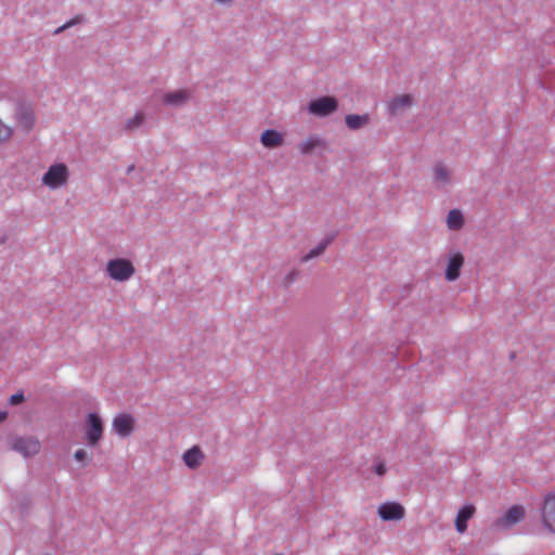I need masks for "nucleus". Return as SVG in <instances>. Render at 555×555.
<instances>
[{"mask_svg":"<svg viewBox=\"0 0 555 555\" xmlns=\"http://www.w3.org/2000/svg\"><path fill=\"white\" fill-rule=\"evenodd\" d=\"M337 108V101L332 96H323L312 101L309 105L310 113L326 116Z\"/></svg>","mask_w":555,"mask_h":555,"instance_id":"obj_7","label":"nucleus"},{"mask_svg":"<svg viewBox=\"0 0 555 555\" xmlns=\"http://www.w3.org/2000/svg\"><path fill=\"white\" fill-rule=\"evenodd\" d=\"M463 264L464 257L461 253L451 254L449 256L448 266L446 270V280L452 282L459 279Z\"/></svg>","mask_w":555,"mask_h":555,"instance_id":"obj_10","label":"nucleus"},{"mask_svg":"<svg viewBox=\"0 0 555 555\" xmlns=\"http://www.w3.org/2000/svg\"><path fill=\"white\" fill-rule=\"evenodd\" d=\"M476 508L474 505H465L462 507L455 518V528L460 533H463L467 529V521L474 516Z\"/></svg>","mask_w":555,"mask_h":555,"instance_id":"obj_11","label":"nucleus"},{"mask_svg":"<svg viewBox=\"0 0 555 555\" xmlns=\"http://www.w3.org/2000/svg\"><path fill=\"white\" fill-rule=\"evenodd\" d=\"M134 418L130 414H118L113 420V429L120 437H128L134 429Z\"/></svg>","mask_w":555,"mask_h":555,"instance_id":"obj_9","label":"nucleus"},{"mask_svg":"<svg viewBox=\"0 0 555 555\" xmlns=\"http://www.w3.org/2000/svg\"><path fill=\"white\" fill-rule=\"evenodd\" d=\"M189 99V93L184 90H178L166 93L164 95V102L168 105H180Z\"/></svg>","mask_w":555,"mask_h":555,"instance_id":"obj_15","label":"nucleus"},{"mask_svg":"<svg viewBox=\"0 0 555 555\" xmlns=\"http://www.w3.org/2000/svg\"><path fill=\"white\" fill-rule=\"evenodd\" d=\"M103 430L101 417L96 413H89L85 424L87 443L91 447L96 446L102 439Z\"/></svg>","mask_w":555,"mask_h":555,"instance_id":"obj_4","label":"nucleus"},{"mask_svg":"<svg viewBox=\"0 0 555 555\" xmlns=\"http://www.w3.org/2000/svg\"><path fill=\"white\" fill-rule=\"evenodd\" d=\"M69 179V170L65 164L51 165L42 177V183L51 190L65 186Z\"/></svg>","mask_w":555,"mask_h":555,"instance_id":"obj_1","label":"nucleus"},{"mask_svg":"<svg viewBox=\"0 0 555 555\" xmlns=\"http://www.w3.org/2000/svg\"><path fill=\"white\" fill-rule=\"evenodd\" d=\"M541 518L544 527L552 533H555V493H548L544 498L541 507Z\"/></svg>","mask_w":555,"mask_h":555,"instance_id":"obj_5","label":"nucleus"},{"mask_svg":"<svg viewBox=\"0 0 555 555\" xmlns=\"http://www.w3.org/2000/svg\"><path fill=\"white\" fill-rule=\"evenodd\" d=\"M8 417V413L5 411L0 410V422H3Z\"/></svg>","mask_w":555,"mask_h":555,"instance_id":"obj_27","label":"nucleus"},{"mask_svg":"<svg viewBox=\"0 0 555 555\" xmlns=\"http://www.w3.org/2000/svg\"><path fill=\"white\" fill-rule=\"evenodd\" d=\"M319 140L315 138H308L299 144V150L302 154H308L319 145Z\"/></svg>","mask_w":555,"mask_h":555,"instance_id":"obj_20","label":"nucleus"},{"mask_svg":"<svg viewBox=\"0 0 555 555\" xmlns=\"http://www.w3.org/2000/svg\"><path fill=\"white\" fill-rule=\"evenodd\" d=\"M74 457L77 461H83L87 457V452L83 449H79L75 452Z\"/></svg>","mask_w":555,"mask_h":555,"instance_id":"obj_25","label":"nucleus"},{"mask_svg":"<svg viewBox=\"0 0 555 555\" xmlns=\"http://www.w3.org/2000/svg\"><path fill=\"white\" fill-rule=\"evenodd\" d=\"M369 121L367 115H347L346 116V125L352 129H359L365 126Z\"/></svg>","mask_w":555,"mask_h":555,"instance_id":"obj_19","label":"nucleus"},{"mask_svg":"<svg viewBox=\"0 0 555 555\" xmlns=\"http://www.w3.org/2000/svg\"><path fill=\"white\" fill-rule=\"evenodd\" d=\"M412 103V98L409 94H401L396 96L389 102V109L391 113L396 114L400 109L410 106Z\"/></svg>","mask_w":555,"mask_h":555,"instance_id":"obj_16","label":"nucleus"},{"mask_svg":"<svg viewBox=\"0 0 555 555\" xmlns=\"http://www.w3.org/2000/svg\"><path fill=\"white\" fill-rule=\"evenodd\" d=\"M203 460H204V454L201 451V449L196 446L189 449L183 454V461H184L185 465L192 469L197 468L201 465Z\"/></svg>","mask_w":555,"mask_h":555,"instance_id":"obj_12","label":"nucleus"},{"mask_svg":"<svg viewBox=\"0 0 555 555\" xmlns=\"http://www.w3.org/2000/svg\"><path fill=\"white\" fill-rule=\"evenodd\" d=\"M24 401V395L23 393H14L10 397L9 402L12 405L20 404Z\"/></svg>","mask_w":555,"mask_h":555,"instance_id":"obj_24","label":"nucleus"},{"mask_svg":"<svg viewBox=\"0 0 555 555\" xmlns=\"http://www.w3.org/2000/svg\"><path fill=\"white\" fill-rule=\"evenodd\" d=\"M375 473L383 476L386 473V466L383 463L375 465Z\"/></svg>","mask_w":555,"mask_h":555,"instance_id":"obj_26","label":"nucleus"},{"mask_svg":"<svg viewBox=\"0 0 555 555\" xmlns=\"http://www.w3.org/2000/svg\"><path fill=\"white\" fill-rule=\"evenodd\" d=\"M330 241H323L321 242L315 248H313L312 250H310V253H308L304 258L302 260L304 261H308L314 257H318L319 255H321L325 248L327 247Z\"/></svg>","mask_w":555,"mask_h":555,"instance_id":"obj_21","label":"nucleus"},{"mask_svg":"<svg viewBox=\"0 0 555 555\" xmlns=\"http://www.w3.org/2000/svg\"><path fill=\"white\" fill-rule=\"evenodd\" d=\"M464 218L460 210L452 209L447 218V224L450 230H459L463 227Z\"/></svg>","mask_w":555,"mask_h":555,"instance_id":"obj_17","label":"nucleus"},{"mask_svg":"<svg viewBox=\"0 0 555 555\" xmlns=\"http://www.w3.org/2000/svg\"><path fill=\"white\" fill-rule=\"evenodd\" d=\"M13 130L0 120V143L11 138Z\"/></svg>","mask_w":555,"mask_h":555,"instance_id":"obj_23","label":"nucleus"},{"mask_svg":"<svg viewBox=\"0 0 555 555\" xmlns=\"http://www.w3.org/2000/svg\"><path fill=\"white\" fill-rule=\"evenodd\" d=\"M524 517L525 508L520 505H514L494 522V526L498 529H508L519 522Z\"/></svg>","mask_w":555,"mask_h":555,"instance_id":"obj_6","label":"nucleus"},{"mask_svg":"<svg viewBox=\"0 0 555 555\" xmlns=\"http://www.w3.org/2000/svg\"><path fill=\"white\" fill-rule=\"evenodd\" d=\"M17 121L21 127H23L26 130H29L35 122V117L31 111L23 108L18 112L17 115Z\"/></svg>","mask_w":555,"mask_h":555,"instance_id":"obj_18","label":"nucleus"},{"mask_svg":"<svg viewBox=\"0 0 555 555\" xmlns=\"http://www.w3.org/2000/svg\"><path fill=\"white\" fill-rule=\"evenodd\" d=\"M404 515V507L397 502L384 503L378 507V516L385 521L401 520Z\"/></svg>","mask_w":555,"mask_h":555,"instance_id":"obj_8","label":"nucleus"},{"mask_svg":"<svg viewBox=\"0 0 555 555\" xmlns=\"http://www.w3.org/2000/svg\"><path fill=\"white\" fill-rule=\"evenodd\" d=\"M11 449L24 457H31L39 453L41 443L33 436H17L12 438Z\"/></svg>","mask_w":555,"mask_h":555,"instance_id":"obj_3","label":"nucleus"},{"mask_svg":"<svg viewBox=\"0 0 555 555\" xmlns=\"http://www.w3.org/2000/svg\"><path fill=\"white\" fill-rule=\"evenodd\" d=\"M70 25V23H67L65 25H63L62 27H60L56 33H60L61 30L65 29L66 27H68Z\"/></svg>","mask_w":555,"mask_h":555,"instance_id":"obj_28","label":"nucleus"},{"mask_svg":"<svg viewBox=\"0 0 555 555\" xmlns=\"http://www.w3.org/2000/svg\"><path fill=\"white\" fill-rule=\"evenodd\" d=\"M261 143L268 149H274L283 144V135L275 130H266L261 134Z\"/></svg>","mask_w":555,"mask_h":555,"instance_id":"obj_13","label":"nucleus"},{"mask_svg":"<svg viewBox=\"0 0 555 555\" xmlns=\"http://www.w3.org/2000/svg\"><path fill=\"white\" fill-rule=\"evenodd\" d=\"M144 120V115L143 113H137L132 118H129L127 121H126V129L128 130H133L135 128H138Z\"/></svg>","mask_w":555,"mask_h":555,"instance_id":"obj_22","label":"nucleus"},{"mask_svg":"<svg viewBox=\"0 0 555 555\" xmlns=\"http://www.w3.org/2000/svg\"><path fill=\"white\" fill-rule=\"evenodd\" d=\"M106 272L112 280L125 282L134 274L135 269L130 260L117 258L107 262Z\"/></svg>","mask_w":555,"mask_h":555,"instance_id":"obj_2","label":"nucleus"},{"mask_svg":"<svg viewBox=\"0 0 555 555\" xmlns=\"http://www.w3.org/2000/svg\"><path fill=\"white\" fill-rule=\"evenodd\" d=\"M434 181L438 186H443L450 183V170L442 164H438L433 169Z\"/></svg>","mask_w":555,"mask_h":555,"instance_id":"obj_14","label":"nucleus"}]
</instances>
